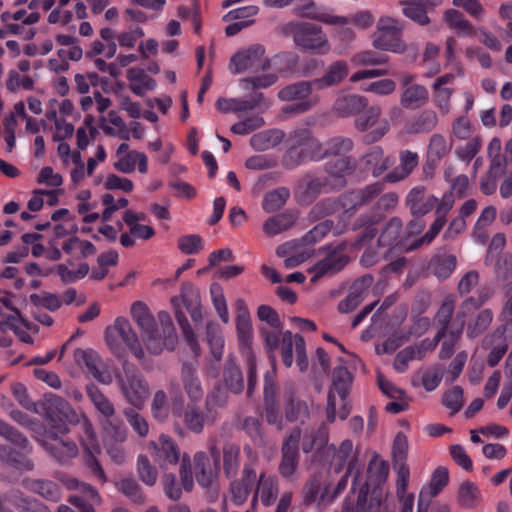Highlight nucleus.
<instances>
[{
    "label": "nucleus",
    "mask_w": 512,
    "mask_h": 512,
    "mask_svg": "<svg viewBox=\"0 0 512 512\" xmlns=\"http://www.w3.org/2000/svg\"><path fill=\"white\" fill-rule=\"evenodd\" d=\"M45 416L51 422L66 421L80 426L79 440L85 454V464L102 483L107 481L104 470L97 459L101 452L96 432L85 413L76 411L65 399L55 394H46L43 403Z\"/></svg>",
    "instance_id": "f257e3e1"
},
{
    "label": "nucleus",
    "mask_w": 512,
    "mask_h": 512,
    "mask_svg": "<svg viewBox=\"0 0 512 512\" xmlns=\"http://www.w3.org/2000/svg\"><path fill=\"white\" fill-rule=\"evenodd\" d=\"M131 315L140 330L144 346L151 354L158 355L164 349H174L177 336L172 318L166 311H160L156 320L147 305L137 301L131 306Z\"/></svg>",
    "instance_id": "f03ea898"
},
{
    "label": "nucleus",
    "mask_w": 512,
    "mask_h": 512,
    "mask_svg": "<svg viewBox=\"0 0 512 512\" xmlns=\"http://www.w3.org/2000/svg\"><path fill=\"white\" fill-rule=\"evenodd\" d=\"M180 301L183 302L187 311L194 322H201L203 319L201 310L200 294L196 287L190 283H183L181 285L180 296L171 298V304L175 308L176 319L183 331L184 338L189 345L192 353L195 357H199L201 354L200 346L196 340V336L189 325L184 313L180 310Z\"/></svg>",
    "instance_id": "7ed1b4c3"
},
{
    "label": "nucleus",
    "mask_w": 512,
    "mask_h": 512,
    "mask_svg": "<svg viewBox=\"0 0 512 512\" xmlns=\"http://www.w3.org/2000/svg\"><path fill=\"white\" fill-rule=\"evenodd\" d=\"M404 29L403 23L391 16H381L376 24L373 34V46L376 49L403 54L407 51V44L401 38Z\"/></svg>",
    "instance_id": "20e7f679"
},
{
    "label": "nucleus",
    "mask_w": 512,
    "mask_h": 512,
    "mask_svg": "<svg viewBox=\"0 0 512 512\" xmlns=\"http://www.w3.org/2000/svg\"><path fill=\"white\" fill-rule=\"evenodd\" d=\"M325 158L324 143L314 138L307 130L296 132L293 144L285 155L284 162L289 168H294L307 160Z\"/></svg>",
    "instance_id": "39448f33"
},
{
    "label": "nucleus",
    "mask_w": 512,
    "mask_h": 512,
    "mask_svg": "<svg viewBox=\"0 0 512 512\" xmlns=\"http://www.w3.org/2000/svg\"><path fill=\"white\" fill-rule=\"evenodd\" d=\"M352 383V376L345 367H337L333 372L332 387L328 392L327 406H326V421L333 423L336 419V394L341 401L339 409V418L345 420L350 413V406L347 400L350 386Z\"/></svg>",
    "instance_id": "423d86ee"
},
{
    "label": "nucleus",
    "mask_w": 512,
    "mask_h": 512,
    "mask_svg": "<svg viewBox=\"0 0 512 512\" xmlns=\"http://www.w3.org/2000/svg\"><path fill=\"white\" fill-rule=\"evenodd\" d=\"M270 59L266 57V49L262 44H253L238 50L232 55L229 70L232 74H255L270 68Z\"/></svg>",
    "instance_id": "0eeeda50"
},
{
    "label": "nucleus",
    "mask_w": 512,
    "mask_h": 512,
    "mask_svg": "<svg viewBox=\"0 0 512 512\" xmlns=\"http://www.w3.org/2000/svg\"><path fill=\"white\" fill-rule=\"evenodd\" d=\"M294 43L304 50L318 55H326L331 50L326 33L312 23H294L289 25Z\"/></svg>",
    "instance_id": "6e6552de"
},
{
    "label": "nucleus",
    "mask_w": 512,
    "mask_h": 512,
    "mask_svg": "<svg viewBox=\"0 0 512 512\" xmlns=\"http://www.w3.org/2000/svg\"><path fill=\"white\" fill-rule=\"evenodd\" d=\"M118 386L127 403L141 409L150 395V386L137 369L124 366V374L118 377Z\"/></svg>",
    "instance_id": "1a4fd4ad"
},
{
    "label": "nucleus",
    "mask_w": 512,
    "mask_h": 512,
    "mask_svg": "<svg viewBox=\"0 0 512 512\" xmlns=\"http://www.w3.org/2000/svg\"><path fill=\"white\" fill-rule=\"evenodd\" d=\"M105 339L107 345L115 352L119 349L121 339L137 359L145 357L141 341L129 321L123 317L117 318L114 324L106 329Z\"/></svg>",
    "instance_id": "9d476101"
},
{
    "label": "nucleus",
    "mask_w": 512,
    "mask_h": 512,
    "mask_svg": "<svg viewBox=\"0 0 512 512\" xmlns=\"http://www.w3.org/2000/svg\"><path fill=\"white\" fill-rule=\"evenodd\" d=\"M359 455L360 449L358 447H354L353 442L349 439L343 440L338 448L334 452V460L337 464V470H341L346 467L347 474H353L352 485L350 494H358L359 490L367 485L368 492L369 490L368 482L359 485L358 482L361 477V468L362 465L359 463ZM358 495H356L357 497Z\"/></svg>",
    "instance_id": "9b49d317"
},
{
    "label": "nucleus",
    "mask_w": 512,
    "mask_h": 512,
    "mask_svg": "<svg viewBox=\"0 0 512 512\" xmlns=\"http://www.w3.org/2000/svg\"><path fill=\"white\" fill-rule=\"evenodd\" d=\"M257 316L263 322L259 327V333L264 340L270 359L275 362L274 353L279 347V338L281 330H283L279 315L271 306L260 305L257 310Z\"/></svg>",
    "instance_id": "f8f14e48"
},
{
    "label": "nucleus",
    "mask_w": 512,
    "mask_h": 512,
    "mask_svg": "<svg viewBox=\"0 0 512 512\" xmlns=\"http://www.w3.org/2000/svg\"><path fill=\"white\" fill-rule=\"evenodd\" d=\"M383 500L382 490L374 488L369 493L367 485H364L359 490L356 500L351 495L345 497L341 512H393Z\"/></svg>",
    "instance_id": "ddd939ff"
},
{
    "label": "nucleus",
    "mask_w": 512,
    "mask_h": 512,
    "mask_svg": "<svg viewBox=\"0 0 512 512\" xmlns=\"http://www.w3.org/2000/svg\"><path fill=\"white\" fill-rule=\"evenodd\" d=\"M455 199L451 192L442 195L438 202L435 204V220L430 226L428 232L421 238L415 240L406 247L407 251H413L420 248L424 244H430L432 240L438 235L446 223V216L454 207Z\"/></svg>",
    "instance_id": "4468645a"
},
{
    "label": "nucleus",
    "mask_w": 512,
    "mask_h": 512,
    "mask_svg": "<svg viewBox=\"0 0 512 512\" xmlns=\"http://www.w3.org/2000/svg\"><path fill=\"white\" fill-rule=\"evenodd\" d=\"M300 439V428H294L283 440L278 470L285 479H291L297 471L300 458L298 450Z\"/></svg>",
    "instance_id": "2eb2a0df"
},
{
    "label": "nucleus",
    "mask_w": 512,
    "mask_h": 512,
    "mask_svg": "<svg viewBox=\"0 0 512 512\" xmlns=\"http://www.w3.org/2000/svg\"><path fill=\"white\" fill-rule=\"evenodd\" d=\"M383 191L380 182L369 184L361 189L349 191L340 195L341 208L344 213L353 214L358 209L368 206L379 197Z\"/></svg>",
    "instance_id": "dca6fc26"
},
{
    "label": "nucleus",
    "mask_w": 512,
    "mask_h": 512,
    "mask_svg": "<svg viewBox=\"0 0 512 512\" xmlns=\"http://www.w3.org/2000/svg\"><path fill=\"white\" fill-rule=\"evenodd\" d=\"M62 483L67 489L79 493L69 497L68 501L72 505L77 507L80 512H95L93 505L100 504L101 497L94 487L72 477L63 478Z\"/></svg>",
    "instance_id": "f3484780"
},
{
    "label": "nucleus",
    "mask_w": 512,
    "mask_h": 512,
    "mask_svg": "<svg viewBox=\"0 0 512 512\" xmlns=\"http://www.w3.org/2000/svg\"><path fill=\"white\" fill-rule=\"evenodd\" d=\"M115 158L113 167L118 172L130 174L135 171L136 166L141 174H145L148 171V158L146 154L137 150H131L126 142L118 146Z\"/></svg>",
    "instance_id": "a211bd4d"
},
{
    "label": "nucleus",
    "mask_w": 512,
    "mask_h": 512,
    "mask_svg": "<svg viewBox=\"0 0 512 512\" xmlns=\"http://www.w3.org/2000/svg\"><path fill=\"white\" fill-rule=\"evenodd\" d=\"M43 448L58 462L64 463L78 455L76 443L63 438L53 431H46L41 439Z\"/></svg>",
    "instance_id": "6ab92c4d"
},
{
    "label": "nucleus",
    "mask_w": 512,
    "mask_h": 512,
    "mask_svg": "<svg viewBox=\"0 0 512 512\" xmlns=\"http://www.w3.org/2000/svg\"><path fill=\"white\" fill-rule=\"evenodd\" d=\"M151 456L161 468L176 465L179 461L180 450L176 442L168 435L161 434L157 441H151L147 445Z\"/></svg>",
    "instance_id": "aec40b11"
},
{
    "label": "nucleus",
    "mask_w": 512,
    "mask_h": 512,
    "mask_svg": "<svg viewBox=\"0 0 512 512\" xmlns=\"http://www.w3.org/2000/svg\"><path fill=\"white\" fill-rule=\"evenodd\" d=\"M330 191L333 189L324 176L307 174L299 181L295 194L301 204L308 205L321 193Z\"/></svg>",
    "instance_id": "412c9836"
},
{
    "label": "nucleus",
    "mask_w": 512,
    "mask_h": 512,
    "mask_svg": "<svg viewBox=\"0 0 512 512\" xmlns=\"http://www.w3.org/2000/svg\"><path fill=\"white\" fill-rule=\"evenodd\" d=\"M215 105L222 113H242L260 107L268 108L269 102L264 99L262 93H257L249 100L220 97L216 100Z\"/></svg>",
    "instance_id": "4be33fe9"
},
{
    "label": "nucleus",
    "mask_w": 512,
    "mask_h": 512,
    "mask_svg": "<svg viewBox=\"0 0 512 512\" xmlns=\"http://www.w3.org/2000/svg\"><path fill=\"white\" fill-rule=\"evenodd\" d=\"M352 170L353 163L351 158H337L329 161L325 165L326 175H324V177L333 190H339L346 185V175Z\"/></svg>",
    "instance_id": "5701e85b"
},
{
    "label": "nucleus",
    "mask_w": 512,
    "mask_h": 512,
    "mask_svg": "<svg viewBox=\"0 0 512 512\" xmlns=\"http://www.w3.org/2000/svg\"><path fill=\"white\" fill-rule=\"evenodd\" d=\"M438 198L435 195L426 196V188L423 185L412 188L407 197L406 205L414 216L422 217L430 212Z\"/></svg>",
    "instance_id": "b1692460"
},
{
    "label": "nucleus",
    "mask_w": 512,
    "mask_h": 512,
    "mask_svg": "<svg viewBox=\"0 0 512 512\" xmlns=\"http://www.w3.org/2000/svg\"><path fill=\"white\" fill-rule=\"evenodd\" d=\"M181 381L189 403H199L204 396V390L197 376V367L195 364L188 362L183 363L181 367Z\"/></svg>",
    "instance_id": "393cba45"
},
{
    "label": "nucleus",
    "mask_w": 512,
    "mask_h": 512,
    "mask_svg": "<svg viewBox=\"0 0 512 512\" xmlns=\"http://www.w3.org/2000/svg\"><path fill=\"white\" fill-rule=\"evenodd\" d=\"M183 423L186 428L195 434H200L205 425L215 423L213 418L208 415L206 408L202 410L197 403H188L182 413Z\"/></svg>",
    "instance_id": "a878e982"
},
{
    "label": "nucleus",
    "mask_w": 512,
    "mask_h": 512,
    "mask_svg": "<svg viewBox=\"0 0 512 512\" xmlns=\"http://www.w3.org/2000/svg\"><path fill=\"white\" fill-rule=\"evenodd\" d=\"M348 262L345 255L339 252L329 254L327 257L316 263L309 272L312 273L311 282H317L321 277L332 276L340 271Z\"/></svg>",
    "instance_id": "bb28decb"
},
{
    "label": "nucleus",
    "mask_w": 512,
    "mask_h": 512,
    "mask_svg": "<svg viewBox=\"0 0 512 512\" xmlns=\"http://www.w3.org/2000/svg\"><path fill=\"white\" fill-rule=\"evenodd\" d=\"M256 478L254 469L249 465H245L241 479L233 481L230 485L231 500L235 505H241L246 502Z\"/></svg>",
    "instance_id": "cd10ccee"
},
{
    "label": "nucleus",
    "mask_w": 512,
    "mask_h": 512,
    "mask_svg": "<svg viewBox=\"0 0 512 512\" xmlns=\"http://www.w3.org/2000/svg\"><path fill=\"white\" fill-rule=\"evenodd\" d=\"M482 347L490 349L487 357V363L490 367L496 366L508 350V344L501 329H496L486 335L482 342Z\"/></svg>",
    "instance_id": "c85d7f7f"
},
{
    "label": "nucleus",
    "mask_w": 512,
    "mask_h": 512,
    "mask_svg": "<svg viewBox=\"0 0 512 512\" xmlns=\"http://www.w3.org/2000/svg\"><path fill=\"white\" fill-rule=\"evenodd\" d=\"M361 163L374 177H378L390 168L393 159L385 155L380 146H373L361 157Z\"/></svg>",
    "instance_id": "c756f323"
},
{
    "label": "nucleus",
    "mask_w": 512,
    "mask_h": 512,
    "mask_svg": "<svg viewBox=\"0 0 512 512\" xmlns=\"http://www.w3.org/2000/svg\"><path fill=\"white\" fill-rule=\"evenodd\" d=\"M316 19L328 25L338 26H345L350 22H353L355 25L363 29L371 27L375 20L373 14L368 10L360 11L354 14L351 19L345 16L334 15L328 12L318 14L316 16Z\"/></svg>",
    "instance_id": "7c9ffc66"
},
{
    "label": "nucleus",
    "mask_w": 512,
    "mask_h": 512,
    "mask_svg": "<svg viewBox=\"0 0 512 512\" xmlns=\"http://www.w3.org/2000/svg\"><path fill=\"white\" fill-rule=\"evenodd\" d=\"M333 501L329 495V485L317 478L311 479L304 487V502L315 504L318 508H325Z\"/></svg>",
    "instance_id": "2f4dec72"
},
{
    "label": "nucleus",
    "mask_w": 512,
    "mask_h": 512,
    "mask_svg": "<svg viewBox=\"0 0 512 512\" xmlns=\"http://www.w3.org/2000/svg\"><path fill=\"white\" fill-rule=\"evenodd\" d=\"M373 277L365 275L354 282L350 293L345 299L339 302L338 311L340 313H349L354 311L363 301L364 291L371 286Z\"/></svg>",
    "instance_id": "473e14b6"
},
{
    "label": "nucleus",
    "mask_w": 512,
    "mask_h": 512,
    "mask_svg": "<svg viewBox=\"0 0 512 512\" xmlns=\"http://www.w3.org/2000/svg\"><path fill=\"white\" fill-rule=\"evenodd\" d=\"M99 127L107 136L118 137L124 141H128L130 139V130L128 126L115 110H110L106 117H100Z\"/></svg>",
    "instance_id": "72a5a7b5"
},
{
    "label": "nucleus",
    "mask_w": 512,
    "mask_h": 512,
    "mask_svg": "<svg viewBox=\"0 0 512 512\" xmlns=\"http://www.w3.org/2000/svg\"><path fill=\"white\" fill-rule=\"evenodd\" d=\"M367 105L368 102L364 96L356 94L339 95L333 104V110L341 117H349L360 113Z\"/></svg>",
    "instance_id": "f704fd0d"
},
{
    "label": "nucleus",
    "mask_w": 512,
    "mask_h": 512,
    "mask_svg": "<svg viewBox=\"0 0 512 512\" xmlns=\"http://www.w3.org/2000/svg\"><path fill=\"white\" fill-rule=\"evenodd\" d=\"M399 167L388 173L384 180L389 183H395L407 178L419 163V155L410 150H402L399 153Z\"/></svg>",
    "instance_id": "c9c22d12"
},
{
    "label": "nucleus",
    "mask_w": 512,
    "mask_h": 512,
    "mask_svg": "<svg viewBox=\"0 0 512 512\" xmlns=\"http://www.w3.org/2000/svg\"><path fill=\"white\" fill-rule=\"evenodd\" d=\"M429 101L428 89L422 84H415L402 90L399 102L406 110H416L425 106Z\"/></svg>",
    "instance_id": "e433bc0d"
},
{
    "label": "nucleus",
    "mask_w": 512,
    "mask_h": 512,
    "mask_svg": "<svg viewBox=\"0 0 512 512\" xmlns=\"http://www.w3.org/2000/svg\"><path fill=\"white\" fill-rule=\"evenodd\" d=\"M349 67L346 61L338 60L331 63L321 78L314 79L315 89L336 86L340 84L348 75Z\"/></svg>",
    "instance_id": "4c0bfd02"
},
{
    "label": "nucleus",
    "mask_w": 512,
    "mask_h": 512,
    "mask_svg": "<svg viewBox=\"0 0 512 512\" xmlns=\"http://www.w3.org/2000/svg\"><path fill=\"white\" fill-rule=\"evenodd\" d=\"M392 453L394 467L397 472V479H401L402 477L409 478L410 471L406 464L408 454V439L402 432L397 433L394 439Z\"/></svg>",
    "instance_id": "58836bf2"
},
{
    "label": "nucleus",
    "mask_w": 512,
    "mask_h": 512,
    "mask_svg": "<svg viewBox=\"0 0 512 512\" xmlns=\"http://www.w3.org/2000/svg\"><path fill=\"white\" fill-rule=\"evenodd\" d=\"M23 485L27 490L48 501L57 502L61 498V488L54 481L28 478L23 481Z\"/></svg>",
    "instance_id": "ea45409f"
},
{
    "label": "nucleus",
    "mask_w": 512,
    "mask_h": 512,
    "mask_svg": "<svg viewBox=\"0 0 512 512\" xmlns=\"http://www.w3.org/2000/svg\"><path fill=\"white\" fill-rule=\"evenodd\" d=\"M457 265V258L445 250L438 251L430 260L428 268L438 279L450 277Z\"/></svg>",
    "instance_id": "a19ab883"
},
{
    "label": "nucleus",
    "mask_w": 512,
    "mask_h": 512,
    "mask_svg": "<svg viewBox=\"0 0 512 512\" xmlns=\"http://www.w3.org/2000/svg\"><path fill=\"white\" fill-rule=\"evenodd\" d=\"M239 312L236 318L238 341L241 350L246 353L251 350L252 326L250 315L242 301L238 302Z\"/></svg>",
    "instance_id": "79ce46f5"
},
{
    "label": "nucleus",
    "mask_w": 512,
    "mask_h": 512,
    "mask_svg": "<svg viewBox=\"0 0 512 512\" xmlns=\"http://www.w3.org/2000/svg\"><path fill=\"white\" fill-rule=\"evenodd\" d=\"M217 471H214L209 457L204 452H197L194 456V473L199 485L204 488L210 487L217 477Z\"/></svg>",
    "instance_id": "37998d69"
},
{
    "label": "nucleus",
    "mask_w": 512,
    "mask_h": 512,
    "mask_svg": "<svg viewBox=\"0 0 512 512\" xmlns=\"http://www.w3.org/2000/svg\"><path fill=\"white\" fill-rule=\"evenodd\" d=\"M130 90L137 96H143L146 91L153 90L156 82L143 69L131 68L127 71Z\"/></svg>",
    "instance_id": "c03bdc74"
},
{
    "label": "nucleus",
    "mask_w": 512,
    "mask_h": 512,
    "mask_svg": "<svg viewBox=\"0 0 512 512\" xmlns=\"http://www.w3.org/2000/svg\"><path fill=\"white\" fill-rule=\"evenodd\" d=\"M456 306V297L452 294L445 296L436 315L435 320L440 325L438 332H443V336H450V328L452 323V316Z\"/></svg>",
    "instance_id": "a18cd8bd"
},
{
    "label": "nucleus",
    "mask_w": 512,
    "mask_h": 512,
    "mask_svg": "<svg viewBox=\"0 0 512 512\" xmlns=\"http://www.w3.org/2000/svg\"><path fill=\"white\" fill-rule=\"evenodd\" d=\"M443 20L457 35L472 36L475 32L473 25L458 10H446L443 14Z\"/></svg>",
    "instance_id": "49530a36"
},
{
    "label": "nucleus",
    "mask_w": 512,
    "mask_h": 512,
    "mask_svg": "<svg viewBox=\"0 0 512 512\" xmlns=\"http://www.w3.org/2000/svg\"><path fill=\"white\" fill-rule=\"evenodd\" d=\"M278 494L277 481L274 478L266 477L261 474L259 477L256 493L253 497V503L256 502L257 497H260L261 502L265 506H271Z\"/></svg>",
    "instance_id": "de8ad7c7"
},
{
    "label": "nucleus",
    "mask_w": 512,
    "mask_h": 512,
    "mask_svg": "<svg viewBox=\"0 0 512 512\" xmlns=\"http://www.w3.org/2000/svg\"><path fill=\"white\" fill-rule=\"evenodd\" d=\"M296 215L285 212L267 219L263 224V230L268 236H275L294 225Z\"/></svg>",
    "instance_id": "09e8293b"
},
{
    "label": "nucleus",
    "mask_w": 512,
    "mask_h": 512,
    "mask_svg": "<svg viewBox=\"0 0 512 512\" xmlns=\"http://www.w3.org/2000/svg\"><path fill=\"white\" fill-rule=\"evenodd\" d=\"M329 438L325 425L318 428L306 429L302 439V451L310 453L314 448H321L327 444Z\"/></svg>",
    "instance_id": "8fccbe9b"
},
{
    "label": "nucleus",
    "mask_w": 512,
    "mask_h": 512,
    "mask_svg": "<svg viewBox=\"0 0 512 512\" xmlns=\"http://www.w3.org/2000/svg\"><path fill=\"white\" fill-rule=\"evenodd\" d=\"M494 313L490 308L480 310L467 325V336L471 339L482 335L492 324Z\"/></svg>",
    "instance_id": "3c124183"
},
{
    "label": "nucleus",
    "mask_w": 512,
    "mask_h": 512,
    "mask_svg": "<svg viewBox=\"0 0 512 512\" xmlns=\"http://www.w3.org/2000/svg\"><path fill=\"white\" fill-rule=\"evenodd\" d=\"M313 89H315L314 80L301 81L281 89L278 93V97L283 101L301 100L308 97Z\"/></svg>",
    "instance_id": "603ef678"
},
{
    "label": "nucleus",
    "mask_w": 512,
    "mask_h": 512,
    "mask_svg": "<svg viewBox=\"0 0 512 512\" xmlns=\"http://www.w3.org/2000/svg\"><path fill=\"white\" fill-rule=\"evenodd\" d=\"M283 139L280 130H264L254 134L250 138V145L258 151H265L277 146Z\"/></svg>",
    "instance_id": "864d4df0"
},
{
    "label": "nucleus",
    "mask_w": 512,
    "mask_h": 512,
    "mask_svg": "<svg viewBox=\"0 0 512 512\" xmlns=\"http://www.w3.org/2000/svg\"><path fill=\"white\" fill-rule=\"evenodd\" d=\"M223 378L226 387L233 393L238 394L243 391V375L232 358H228L225 362Z\"/></svg>",
    "instance_id": "5fc2aeb1"
},
{
    "label": "nucleus",
    "mask_w": 512,
    "mask_h": 512,
    "mask_svg": "<svg viewBox=\"0 0 512 512\" xmlns=\"http://www.w3.org/2000/svg\"><path fill=\"white\" fill-rule=\"evenodd\" d=\"M398 203L399 195L396 192L380 194L373 206L374 215L372 217L374 220L372 222H379L386 213L393 211Z\"/></svg>",
    "instance_id": "6e6d98bb"
},
{
    "label": "nucleus",
    "mask_w": 512,
    "mask_h": 512,
    "mask_svg": "<svg viewBox=\"0 0 512 512\" xmlns=\"http://www.w3.org/2000/svg\"><path fill=\"white\" fill-rule=\"evenodd\" d=\"M240 465V448L233 443H226L223 448V467L228 478L236 476Z\"/></svg>",
    "instance_id": "4d7b16f0"
},
{
    "label": "nucleus",
    "mask_w": 512,
    "mask_h": 512,
    "mask_svg": "<svg viewBox=\"0 0 512 512\" xmlns=\"http://www.w3.org/2000/svg\"><path fill=\"white\" fill-rule=\"evenodd\" d=\"M401 229V220L397 217L391 218L383 228L378 238V244L383 247H393L398 245Z\"/></svg>",
    "instance_id": "13d9d810"
},
{
    "label": "nucleus",
    "mask_w": 512,
    "mask_h": 512,
    "mask_svg": "<svg viewBox=\"0 0 512 512\" xmlns=\"http://www.w3.org/2000/svg\"><path fill=\"white\" fill-rule=\"evenodd\" d=\"M400 4L403 6L402 13L410 20L421 26H426L430 23V18L426 12L427 9L418 0H404Z\"/></svg>",
    "instance_id": "bf43d9fd"
},
{
    "label": "nucleus",
    "mask_w": 512,
    "mask_h": 512,
    "mask_svg": "<svg viewBox=\"0 0 512 512\" xmlns=\"http://www.w3.org/2000/svg\"><path fill=\"white\" fill-rule=\"evenodd\" d=\"M87 395L97 411L107 418H111L115 414V408L112 402L96 387L89 385L87 387Z\"/></svg>",
    "instance_id": "052dcab7"
},
{
    "label": "nucleus",
    "mask_w": 512,
    "mask_h": 512,
    "mask_svg": "<svg viewBox=\"0 0 512 512\" xmlns=\"http://www.w3.org/2000/svg\"><path fill=\"white\" fill-rule=\"evenodd\" d=\"M438 124L437 113L432 109L423 110L411 123V133H427L432 131Z\"/></svg>",
    "instance_id": "680f3d73"
},
{
    "label": "nucleus",
    "mask_w": 512,
    "mask_h": 512,
    "mask_svg": "<svg viewBox=\"0 0 512 512\" xmlns=\"http://www.w3.org/2000/svg\"><path fill=\"white\" fill-rule=\"evenodd\" d=\"M368 481L380 486L387 480L389 474V465L386 461L381 460L375 455L368 464L367 469Z\"/></svg>",
    "instance_id": "e2e57ef3"
},
{
    "label": "nucleus",
    "mask_w": 512,
    "mask_h": 512,
    "mask_svg": "<svg viewBox=\"0 0 512 512\" xmlns=\"http://www.w3.org/2000/svg\"><path fill=\"white\" fill-rule=\"evenodd\" d=\"M29 300L36 310L46 309L51 312L58 310L62 304L58 295L47 291L31 294Z\"/></svg>",
    "instance_id": "0e129e2a"
},
{
    "label": "nucleus",
    "mask_w": 512,
    "mask_h": 512,
    "mask_svg": "<svg viewBox=\"0 0 512 512\" xmlns=\"http://www.w3.org/2000/svg\"><path fill=\"white\" fill-rule=\"evenodd\" d=\"M290 196L287 188L281 187L265 194L262 207L268 212H275L282 208Z\"/></svg>",
    "instance_id": "69168bd1"
},
{
    "label": "nucleus",
    "mask_w": 512,
    "mask_h": 512,
    "mask_svg": "<svg viewBox=\"0 0 512 512\" xmlns=\"http://www.w3.org/2000/svg\"><path fill=\"white\" fill-rule=\"evenodd\" d=\"M227 393L222 389H215L207 394L205 398L204 407L208 415L216 422L219 416V409H222L227 404Z\"/></svg>",
    "instance_id": "338daca9"
},
{
    "label": "nucleus",
    "mask_w": 512,
    "mask_h": 512,
    "mask_svg": "<svg viewBox=\"0 0 512 512\" xmlns=\"http://www.w3.org/2000/svg\"><path fill=\"white\" fill-rule=\"evenodd\" d=\"M448 481L449 473L447 468L440 466L433 472L429 484L424 486L421 491L423 495L425 494L433 498L448 484Z\"/></svg>",
    "instance_id": "774afa93"
}]
</instances>
